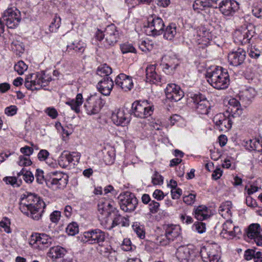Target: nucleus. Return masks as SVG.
I'll return each instance as SVG.
<instances>
[{"label":"nucleus","instance_id":"1","mask_svg":"<svg viewBox=\"0 0 262 262\" xmlns=\"http://www.w3.org/2000/svg\"><path fill=\"white\" fill-rule=\"evenodd\" d=\"M45 207V202L37 194L29 192L22 194L19 209L22 213L34 220L41 219Z\"/></svg>","mask_w":262,"mask_h":262},{"label":"nucleus","instance_id":"2","mask_svg":"<svg viewBox=\"0 0 262 262\" xmlns=\"http://www.w3.org/2000/svg\"><path fill=\"white\" fill-rule=\"evenodd\" d=\"M206 78L208 82L217 90L226 89L229 85L228 72L221 67H216L213 69L207 70Z\"/></svg>","mask_w":262,"mask_h":262},{"label":"nucleus","instance_id":"3","mask_svg":"<svg viewBox=\"0 0 262 262\" xmlns=\"http://www.w3.org/2000/svg\"><path fill=\"white\" fill-rule=\"evenodd\" d=\"M119 36V32L114 24L108 25L104 31L98 29L95 34L98 40H103V43L106 48L114 46L118 41Z\"/></svg>","mask_w":262,"mask_h":262},{"label":"nucleus","instance_id":"4","mask_svg":"<svg viewBox=\"0 0 262 262\" xmlns=\"http://www.w3.org/2000/svg\"><path fill=\"white\" fill-rule=\"evenodd\" d=\"M51 80V76L45 73H36L27 76L25 85L28 90H38L47 86Z\"/></svg>","mask_w":262,"mask_h":262},{"label":"nucleus","instance_id":"5","mask_svg":"<svg viewBox=\"0 0 262 262\" xmlns=\"http://www.w3.org/2000/svg\"><path fill=\"white\" fill-rule=\"evenodd\" d=\"M164 26V21L161 17L155 15H151L147 18V25L145 31L149 36H158L163 33Z\"/></svg>","mask_w":262,"mask_h":262},{"label":"nucleus","instance_id":"6","mask_svg":"<svg viewBox=\"0 0 262 262\" xmlns=\"http://www.w3.org/2000/svg\"><path fill=\"white\" fill-rule=\"evenodd\" d=\"M52 177L46 179L47 186L53 190L63 189L68 182L69 177L67 174L57 171L52 172Z\"/></svg>","mask_w":262,"mask_h":262},{"label":"nucleus","instance_id":"7","mask_svg":"<svg viewBox=\"0 0 262 262\" xmlns=\"http://www.w3.org/2000/svg\"><path fill=\"white\" fill-rule=\"evenodd\" d=\"M53 238L46 233H33L30 239L29 244L34 248L44 250L51 245Z\"/></svg>","mask_w":262,"mask_h":262},{"label":"nucleus","instance_id":"8","mask_svg":"<svg viewBox=\"0 0 262 262\" xmlns=\"http://www.w3.org/2000/svg\"><path fill=\"white\" fill-rule=\"evenodd\" d=\"M132 114L135 117L145 118L151 116L154 111L153 106L149 105L147 101H136L132 105Z\"/></svg>","mask_w":262,"mask_h":262},{"label":"nucleus","instance_id":"9","mask_svg":"<svg viewBox=\"0 0 262 262\" xmlns=\"http://www.w3.org/2000/svg\"><path fill=\"white\" fill-rule=\"evenodd\" d=\"M3 21L9 28H14L18 25L21 19L20 13L16 8H9L3 14Z\"/></svg>","mask_w":262,"mask_h":262},{"label":"nucleus","instance_id":"10","mask_svg":"<svg viewBox=\"0 0 262 262\" xmlns=\"http://www.w3.org/2000/svg\"><path fill=\"white\" fill-rule=\"evenodd\" d=\"M106 237V233L99 229L90 230L84 232L81 237V241L90 244H94L103 243Z\"/></svg>","mask_w":262,"mask_h":262},{"label":"nucleus","instance_id":"11","mask_svg":"<svg viewBox=\"0 0 262 262\" xmlns=\"http://www.w3.org/2000/svg\"><path fill=\"white\" fill-rule=\"evenodd\" d=\"M120 208L125 212L134 211L138 204V200L134 194L128 192L119 196Z\"/></svg>","mask_w":262,"mask_h":262},{"label":"nucleus","instance_id":"12","mask_svg":"<svg viewBox=\"0 0 262 262\" xmlns=\"http://www.w3.org/2000/svg\"><path fill=\"white\" fill-rule=\"evenodd\" d=\"M200 253L204 262H218L220 258V251L216 244L202 247Z\"/></svg>","mask_w":262,"mask_h":262},{"label":"nucleus","instance_id":"13","mask_svg":"<svg viewBox=\"0 0 262 262\" xmlns=\"http://www.w3.org/2000/svg\"><path fill=\"white\" fill-rule=\"evenodd\" d=\"M198 252L193 245L179 247L176 252V256L180 262H189Z\"/></svg>","mask_w":262,"mask_h":262},{"label":"nucleus","instance_id":"14","mask_svg":"<svg viewBox=\"0 0 262 262\" xmlns=\"http://www.w3.org/2000/svg\"><path fill=\"white\" fill-rule=\"evenodd\" d=\"M102 106V100L96 96L88 97L84 103V107L88 115L97 114Z\"/></svg>","mask_w":262,"mask_h":262},{"label":"nucleus","instance_id":"15","mask_svg":"<svg viewBox=\"0 0 262 262\" xmlns=\"http://www.w3.org/2000/svg\"><path fill=\"white\" fill-rule=\"evenodd\" d=\"M254 32L250 30L247 27L242 26L236 29L233 34L234 42L239 44H246L250 42Z\"/></svg>","mask_w":262,"mask_h":262},{"label":"nucleus","instance_id":"16","mask_svg":"<svg viewBox=\"0 0 262 262\" xmlns=\"http://www.w3.org/2000/svg\"><path fill=\"white\" fill-rule=\"evenodd\" d=\"M130 114L126 108H119L112 113V120L116 125L125 126L130 122Z\"/></svg>","mask_w":262,"mask_h":262},{"label":"nucleus","instance_id":"17","mask_svg":"<svg viewBox=\"0 0 262 262\" xmlns=\"http://www.w3.org/2000/svg\"><path fill=\"white\" fill-rule=\"evenodd\" d=\"M165 92L167 99L171 101H178L184 96V93L180 87L174 83L167 84Z\"/></svg>","mask_w":262,"mask_h":262},{"label":"nucleus","instance_id":"18","mask_svg":"<svg viewBox=\"0 0 262 262\" xmlns=\"http://www.w3.org/2000/svg\"><path fill=\"white\" fill-rule=\"evenodd\" d=\"M191 98L194 105V107L199 114L205 115L208 114L210 108L209 102L203 97L202 95L195 94Z\"/></svg>","mask_w":262,"mask_h":262},{"label":"nucleus","instance_id":"19","mask_svg":"<svg viewBox=\"0 0 262 262\" xmlns=\"http://www.w3.org/2000/svg\"><path fill=\"white\" fill-rule=\"evenodd\" d=\"M219 8L223 15L230 16L238 9L239 4L235 0H225L220 3Z\"/></svg>","mask_w":262,"mask_h":262},{"label":"nucleus","instance_id":"20","mask_svg":"<svg viewBox=\"0 0 262 262\" xmlns=\"http://www.w3.org/2000/svg\"><path fill=\"white\" fill-rule=\"evenodd\" d=\"M80 158L79 152H69L68 151H63L59 157L58 163L61 167L65 168L73 161L78 162Z\"/></svg>","mask_w":262,"mask_h":262},{"label":"nucleus","instance_id":"21","mask_svg":"<svg viewBox=\"0 0 262 262\" xmlns=\"http://www.w3.org/2000/svg\"><path fill=\"white\" fill-rule=\"evenodd\" d=\"M246 56L245 51L242 48H238L237 50L233 51L228 54V61L230 64L238 66L244 62Z\"/></svg>","mask_w":262,"mask_h":262},{"label":"nucleus","instance_id":"22","mask_svg":"<svg viewBox=\"0 0 262 262\" xmlns=\"http://www.w3.org/2000/svg\"><path fill=\"white\" fill-rule=\"evenodd\" d=\"M115 203L110 200L101 199L98 204V211L102 214L108 216L112 213L117 212Z\"/></svg>","mask_w":262,"mask_h":262},{"label":"nucleus","instance_id":"23","mask_svg":"<svg viewBox=\"0 0 262 262\" xmlns=\"http://www.w3.org/2000/svg\"><path fill=\"white\" fill-rule=\"evenodd\" d=\"M116 86L120 88L124 91H130L133 87V82L132 77L121 73L115 80Z\"/></svg>","mask_w":262,"mask_h":262},{"label":"nucleus","instance_id":"24","mask_svg":"<svg viewBox=\"0 0 262 262\" xmlns=\"http://www.w3.org/2000/svg\"><path fill=\"white\" fill-rule=\"evenodd\" d=\"M241 233V230L238 226H235L231 220H227L223 225V230L221 234L228 238H233Z\"/></svg>","mask_w":262,"mask_h":262},{"label":"nucleus","instance_id":"25","mask_svg":"<svg viewBox=\"0 0 262 262\" xmlns=\"http://www.w3.org/2000/svg\"><path fill=\"white\" fill-rule=\"evenodd\" d=\"M260 226L258 224H252L247 232V236L253 239L258 246L262 245V235L260 233Z\"/></svg>","mask_w":262,"mask_h":262},{"label":"nucleus","instance_id":"26","mask_svg":"<svg viewBox=\"0 0 262 262\" xmlns=\"http://www.w3.org/2000/svg\"><path fill=\"white\" fill-rule=\"evenodd\" d=\"M193 9L198 13L200 11H206L209 8H216L217 3L214 0H195L192 5Z\"/></svg>","mask_w":262,"mask_h":262},{"label":"nucleus","instance_id":"27","mask_svg":"<svg viewBox=\"0 0 262 262\" xmlns=\"http://www.w3.org/2000/svg\"><path fill=\"white\" fill-rule=\"evenodd\" d=\"M114 86V82L110 77H104L97 84L99 91L103 95L108 96Z\"/></svg>","mask_w":262,"mask_h":262},{"label":"nucleus","instance_id":"28","mask_svg":"<svg viewBox=\"0 0 262 262\" xmlns=\"http://www.w3.org/2000/svg\"><path fill=\"white\" fill-rule=\"evenodd\" d=\"M165 233L168 240L171 242L181 237V228L178 225H167Z\"/></svg>","mask_w":262,"mask_h":262},{"label":"nucleus","instance_id":"29","mask_svg":"<svg viewBox=\"0 0 262 262\" xmlns=\"http://www.w3.org/2000/svg\"><path fill=\"white\" fill-rule=\"evenodd\" d=\"M66 253L67 250L65 248L57 246L50 248L49 252L48 253V256L54 260L62 257Z\"/></svg>","mask_w":262,"mask_h":262},{"label":"nucleus","instance_id":"30","mask_svg":"<svg viewBox=\"0 0 262 262\" xmlns=\"http://www.w3.org/2000/svg\"><path fill=\"white\" fill-rule=\"evenodd\" d=\"M194 216L200 221L207 219L209 216V209L206 206L200 205L194 209Z\"/></svg>","mask_w":262,"mask_h":262},{"label":"nucleus","instance_id":"31","mask_svg":"<svg viewBox=\"0 0 262 262\" xmlns=\"http://www.w3.org/2000/svg\"><path fill=\"white\" fill-rule=\"evenodd\" d=\"M146 75L147 80L150 82H158L160 81L161 78L156 72L155 65H149L146 68Z\"/></svg>","mask_w":262,"mask_h":262},{"label":"nucleus","instance_id":"32","mask_svg":"<svg viewBox=\"0 0 262 262\" xmlns=\"http://www.w3.org/2000/svg\"><path fill=\"white\" fill-rule=\"evenodd\" d=\"M117 212L114 213L115 214V217L114 218L111 226L109 229H111L114 227L121 225L122 227H127L129 225V220L124 217L121 216L120 214H118Z\"/></svg>","mask_w":262,"mask_h":262},{"label":"nucleus","instance_id":"33","mask_svg":"<svg viewBox=\"0 0 262 262\" xmlns=\"http://www.w3.org/2000/svg\"><path fill=\"white\" fill-rule=\"evenodd\" d=\"M83 103V97L81 93H78L75 99H72L66 102V104L71 106L72 110L78 113L80 112V106Z\"/></svg>","mask_w":262,"mask_h":262},{"label":"nucleus","instance_id":"34","mask_svg":"<svg viewBox=\"0 0 262 262\" xmlns=\"http://www.w3.org/2000/svg\"><path fill=\"white\" fill-rule=\"evenodd\" d=\"M163 33V36L165 39L169 40H172L177 34V26L176 24H170L166 27Z\"/></svg>","mask_w":262,"mask_h":262},{"label":"nucleus","instance_id":"35","mask_svg":"<svg viewBox=\"0 0 262 262\" xmlns=\"http://www.w3.org/2000/svg\"><path fill=\"white\" fill-rule=\"evenodd\" d=\"M85 45L82 41H74L72 43L67 46V50L70 52L73 50L76 52L82 53L84 51Z\"/></svg>","mask_w":262,"mask_h":262},{"label":"nucleus","instance_id":"36","mask_svg":"<svg viewBox=\"0 0 262 262\" xmlns=\"http://www.w3.org/2000/svg\"><path fill=\"white\" fill-rule=\"evenodd\" d=\"M132 228L138 237L141 239L145 237V232L143 225H141L140 223L135 222L132 225Z\"/></svg>","mask_w":262,"mask_h":262},{"label":"nucleus","instance_id":"37","mask_svg":"<svg viewBox=\"0 0 262 262\" xmlns=\"http://www.w3.org/2000/svg\"><path fill=\"white\" fill-rule=\"evenodd\" d=\"M173 61H169L167 63L163 64V71L167 74H171L173 71L176 69L178 65L177 60L173 59Z\"/></svg>","mask_w":262,"mask_h":262},{"label":"nucleus","instance_id":"38","mask_svg":"<svg viewBox=\"0 0 262 262\" xmlns=\"http://www.w3.org/2000/svg\"><path fill=\"white\" fill-rule=\"evenodd\" d=\"M112 73V68L106 64L100 66L97 70V74L101 77H108V75Z\"/></svg>","mask_w":262,"mask_h":262},{"label":"nucleus","instance_id":"39","mask_svg":"<svg viewBox=\"0 0 262 262\" xmlns=\"http://www.w3.org/2000/svg\"><path fill=\"white\" fill-rule=\"evenodd\" d=\"M226 112L229 116H231L232 118H235L239 117L242 115L243 110L240 106L228 107Z\"/></svg>","mask_w":262,"mask_h":262},{"label":"nucleus","instance_id":"40","mask_svg":"<svg viewBox=\"0 0 262 262\" xmlns=\"http://www.w3.org/2000/svg\"><path fill=\"white\" fill-rule=\"evenodd\" d=\"M3 181L5 182L7 184H10L13 187H18L22 183L21 179H19L15 177H5L3 179Z\"/></svg>","mask_w":262,"mask_h":262},{"label":"nucleus","instance_id":"41","mask_svg":"<svg viewBox=\"0 0 262 262\" xmlns=\"http://www.w3.org/2000/svg\"><path fill=\"white\" fill-rule=\"evenodd\" d=\"M61 25V18L58 16H55L53 20L49 26V31L51 32H56Z\"/></svg>","mask_w":262,"mask_h":262},{"label":"nucleus","instance_id":"42","mask_svg":"<svg viewBox=\"0 0 262 262\" xmlns=\"http://www.w3.org/2000/svg\"><path fill=\"white\" fill-rule=\"evenodd\" d=\"M233 123L232 118L231 116L226 117L222 124L218 128L220 130H228L232 127Z\"/></svg>","mask_w":262,"mask_h":262},{"label":"nucleus","instance_id":"43","mask_svg":"<svg viewBox=\"0 0 262 262\" xmlns=\"http://www.w3.org/2000/svg\"><path fill=\"white\" fill-rule=\"evenodd\" d=\"M228 116H229L227 114L226 112L224 113L217 114L213 117V121L219 128L220 125L222 124L226 117Z\"/></svg>","mask_w":262,"mask_h":262},{"label":"nucleus","instance_id":"44","mask_svg":"<svg viewBox=\"0 0 262 262\" xmlns=\"http://www.w3.org/2000/svg\"><path fill=\"white\" fill-rule=\"evenodd\" d=\"M79 231V227L76 222H73L68 225L66 228L67 233L70 235H74Z\"/></svg>","mask_w":262,"mask_h":262},{"label":"nucleus","instance_id":"45","mask_svg":"<svg viewBox=\"0 0 262 262\" xmlns=\"http://www.w3.org/2000/svg\"><path fill=\"white\" fill-rule=\"evenodd\" d=\"M14 70L19 75H22L28 69V66L23 61H19L15 66Z\"/></svg>","mask_w":262,"mask_h":262},{"label":"nucleus","instance_id":"46","mask_svg":"<svg viewBox=\"0 0 262 262\" xmlns=\"http://www.w3.org/2000/svg\"><path fill=\"white\" fill-rule=\"evenodd\" d=\"M230 205L231 203L230 202H227L225 204H222L220 206L219 211L222 216H223L224 215H226V213H227L229 215L231 214V210L230 209Z\"/></svg>","mask_w":262,"mask_h":262},{"label":"nucleus","instance_id":"47","mask_svg":"<svg viewBox=\"0 0 262 262\" xmlns=\"http://www.w3.org/2000/svg\"><path fill=\"white\" fill-rule=\"evenodd\" d=\"M193 228L199 233L202 234L206 231V224L203 222H196L193 225Z\"/></svg>","mask_w":262,"mask_h":262},{"label":"nucleus","instance_id":"48","mask_svg":"<svg viewBox=\"0 0 262 262\" xmlns=\"http://www.w3.org/2000/svg\"><path fill=\"white\" fill-rule=\"evenodd\" d=\"M10 225V221L9 219L7 217H4L0 222V227L3 228L4 229V231L7 233H9L11 232Z\"/></svg>","mask_w":262,"mask_h":262},{"label":"nucleus","instance_id":"49","mask_svg":"<svg viewBox=\"0 0 262 262\" xmlns=\"http://www.w3.org/2000/svg\"><path fill=\"white\" fill-rule=\"evenodd\" d=\"M148 208L150 212L152 214L157 213L160 209V204L159 202L152 200L148 204Z\"/></svg>","mask_w":262,"mask_h":262},{"label":"nucleus","instance_id":"50","mask_svg":"<svg viewBox=\"0 0 262 262\" xmlns=\"http://www.w3.org/2000/svg\"><path fill=\"white\" fill-rule=\"evenodd\" d=\"M120 49L123 54H126L127 53H135L136 49L130 44L124 43L120 46Z\"/></svg>","mask_w":262,"mask_h":262},{"label":"nucleus","instance_id":"51","mask_svg":"<svg viewBox=\"0 0 262 262\" xmlns=\"http://www.w3.org/2000/svg\"><path fill=\"white\" fill-rule=\"evenodd\" d=\"M35 178L37 182L40 184H42L44 182H46V179H48L47 177L45 178L43 170L39 169H37L36 170Z\"/></svg>","mask_w":262,"mask_h":262},{"label":"nucleus","instance_id":"52","mask_svg":"<svg viewBox=\"0 0 262 262\" xmlns=\"http://www.w3.org/2000/svg\"><path fill=\"white\" fill-rule=\"evenodd\" d=\"M32 161L30 159L29 157H24L20 156L19 157V161H18V164L21 166H28L31 165Z\"/></svg>","mask_w":262,"mask_h":262},{"label":"nucleus","instance_id":"53","mask_svg":"<svg viewBox=\"0 0 262 262\" xmlns=\"http://www.w3.org/2000/svg\"><path fill=\"white\" fill-rule=\"evenodd\" d=\"M196 195L192 193H189L188 195L183 197V202L188 205H191L194 204L195 201Z\"/></svg>","mask_w":262,"mask_h":262},{"label":"nucleus","instance_id":"54","mask_svg":"<svg viewBox=\"0 0 262 262\" xmlns=\"http://www.w3.org/2000/svg\"><path fill=\"white\" fill-rule=\"evenodd\" d=\"M45 112L53 119H56L58 115L57 110L53 107H47Z\"/></svg>","mask_w":262,"mask_h":262},{"label":"nucleus","instance_id":"55","mask_svg":"<svg viewBox=\"0 0 262 262\" xmlns=\"http://www.w3.org/2000/svg\"><path fill=\"white\" fill-rule=\"evenodd\" d=\"M121 248L125 251H129L132 250L133 245L130 240L128 238L124 239L121 245Z\"/></svg>","mask_w":262,"mask_h":262},{"label":"nucleus","instance_id":"56","mask_svg":"<svg viewBox=\"0 0 262 262\" xmlns=\"http://www.w3.org/2000/svg\"><path fill=\"white\" fill-rule=\"evenodd\" d=\"M255 140L256 138L245 140L243 142V145L249 150H254Z\"/></svg>","mask_w":262,"mask_h":262},{"label":"nucleus","instance_id":"57","mask_svg":"<svg viewBox=\"0 0 262 262\" xmlns=\"http://www.w3.org/2000/svg\"><path fill=\"white\" fill-rule=\"evenodd\" d=\"M50 154L49 151L46 149L40 150L38 155L37 158L40 161H45L49 157Z\"/></svg>","mask_w":262,"mask_h":262},{"label":"nucleus","instance_id":"58","mask_svg":"<svg viewBox=\"0 0 262 262\" xmlns=\"http://www.w3.org/2000/svg\"><path fill=\"white\" fill-rule=\"evenodd\" d=\"M156 241L157 243H159L162 246L167 245L170 243L169 240H168V238L166 237L165 233L164 235H161L158 236Z\"/></svg>","mask_w":262,"mask_h":262},{"label":"nucleus","instance_id":"59","mask_svg":"<svg viewBox=\"0 0 262 262\" xmlns=\"http://www.w3.org/2000/svg\"><path fill=\"white\" fill-rule=\"evenodd\" d=\"M61 217V212L59 211H54L50 214V220L52 222L57 223Z\"/></svg>","mask_w":262,"mask_h":262},{"label":"nucleus","instance_id":"60","mask_svg":"<svg viewBox=\"0 0 262 262\" xmlns=\"http://www.w3.org/2000/svg\"><path fill=\"white\" fill-rule=\"evenodd\" d=\"M255 250L251 249H247L245 252L244 257L246 260L253 259Z\"/></svg>","mask_w":262,"mask_h":262},{"label":"nucleus","instance_id":"61","mask_svg":"<svg viewBox=\"0 0 262 262\" xmlns=\"http://www.w3.org/2000/svg\"><path fill=\"white\" fill-rule=\"evenodd\" d=\"M20 150V152L24 155V156L27 157H29L33 152V149L28 146H25L24 147H21Z\"/></svg>","mask_w":262,"mask_h":262},{"label":"nucleus","instance_id":"62","mask_svg":"<svg viewBox=\"0 0 262 262\" xmlns=\"http://www.w3.org/2000/svg\"><path fill=\"white\" fill-rule=\"evenodd\" d=\"M17 107L15 105H11L10 106L7 107L5 108V114L8 116H13L17 112Z\"/></svg>","mask_w":262,"mask_h":262},{"label":"nucleus","instance_id":"63","mask_svg":"<svg viewBox=\"0 0 262 262\" xmlns=\"http://www.w3.org/2000/svg\"><path fill=\"white\" fill-rule=\"evenodd\" d=\"M151 46L149 42H146L145 41H142L139 45V48L143 52L149 51L151 49Z\"/></svg>","mask_w":262,"mask_h":262},{"label":"nucleus","instance_id":"64","mask_svg":"<svg viewBox=\"0 0 262 262\" xmlns=\"http://www.w3.org/2000/svg\"><path fill=\"white\" fill-rule=\"evenodd\" d=\"M252 13L256 17L262 18V6L255 7L252 10Z\"/></svg>","mask_w":262,"mask_h":262}]
</instances>
